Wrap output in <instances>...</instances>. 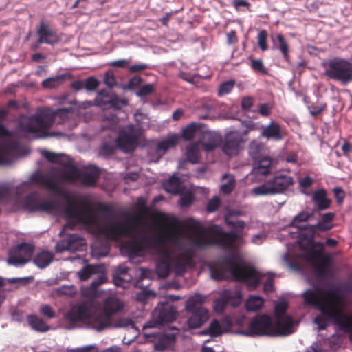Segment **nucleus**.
I'll list each match as a JSON object with an SVG mask.
<instances>
[{"mask_svg":"<svg viewBox=\"0 0 352 352\" xmlns=\"http://www.w3.org/2000/svg\"><path fill=\"white\" fill-rule=\"evenodd\" d=\"M16 250V246L12 248L9 252V256L7 260L9 265L18 267L29 262V259L21 254V250L19 252Z\"/></svg>","mask_w":352,"mask_h":352,"instance_id":"obj_30","label":"nucleus"},{"mask_svg":"<svg viewBox=\"0 0 352 352\" xmlns=\"http://www.w3.org/2000/svg\"><path fill=\"white\" fill-rule=\"evenodd\" d=\"M65 76L66 74H61L56 77L46 78L43 80L42 86L45 88H54L65 79Z\"/></svg>","mask_w":352,"mask_h":352,"instance_id":"obj_49","label":"nucleus"},{"mask_svg":"<svg viewBox=\"0 0 352 352\" xmlns=\"http://www.w3.org/2000/svg\"><path fill=\"white\" fill-rule=\"evenodd\" d=\"M95 105L103 109L111 108L120 110L122 107L128 104L126 98H120L116 93L106 89L100 90L94 100Z\"/></svg>","mask_w":352,"mask_h":352,"instance_id":"obj_11","label":"nucleus"},{"mask_svg":"<svg viewBox=\"0 0 352 352\" xmlns=\"http://www.w3.org/2000/svg\"><path fill=\"white\" fill-rule=\"evenodd\" d=\"M143 79L140 76L136 75L129 79L126 88L129 90H133L140 87Z\"/></svg>","mask_w":352,"mask_h":352,"instance_id":"obj_58","label":"nucleus"},{"mask_svg":"<svg viewBox=\"0 0 352 352\" xmlns=\"http://www.w3.org/2000/svg\"><path fill=\"white\" fill-rule=\"evenodd\" d=\"M206 297L200 294H196L190 296L186 303L185 309L186 312L198 311L199 309H206L203 307L206 302Z\"/></svg>","mask_w":352,"mask_h":352,"instance_id":"obj_25","label":"nucleus"},{"mask_svg":"<svg viewBox=\"0 0 352 352\" xmlns=\"http://www.w3.org/2000/svg\"><path fill=\"white\" fill-rule=\"evenodd\" d=\"M293 318L290 315H285L283 318L275 319L272 322V336H285L294 332Z\"/></svg>","mask_w":352,"mask_h":352,"instance_id":"obj_15","label":"nucleus"},{"mask_svg":"<svg viewBox=\"0 0 352 352\" xmlns=\"http://www.w3.org/2000/svg\"><path fill=\"white\" fill-rule=\"evenodd\" d=\"M74 112L72 107L61 108L53 111L50 108L38 109L34 115L23 118L20 122V128L23 131L37 133L50 128L59 118L58 124L63 123Z\"/></svg>","mask_w":352,"mask_h":352,"instance_id":"obj_5","label":"nucleus"},{"mask_svg":"<svg viewBox=\"0 0 352 352\" xmlns=\"http://www.w3.org/2000/svg\"><path fill=\"white\" fill-rule=\"evenodd\" d=\"M221 204V200L218 197H214L209 200L206 206L208 212H213L217 210Z\"/></svg>","mask_w":352,"mask_h":352,"instance_id":"obj_61","label":"nucleus"},{"mask_svg":"<svg viewBox=\"0 0 352 352\" xmlns=\"http://www.w3.org/2000/svg\"><path fill=\"white\" fill-rule=\"evenodd\" d=\"M272 320L271 317L266 314H257L251 320L246 330L241 333L245 336H272Z\"/></svg>","mask_w":352,"mask_h":352,"instance_id":"obj_9","label":"nucleus"},{"mask_svg":"<svg viewBox=\"0 0 352 352\" xmlns=\"http://www.w3.org/2000/svg\"><path fill=\"white\" fill-rule=\"evenodd\" d=\"M264 148V144L259 140L254 139L250 142L248 146V153L254 160H257L259 158V155Z\"/></svg>","mask_w":352,"mask_h":352,"instance_id":"obj_40","label":"nucleus"},{"mask_svg":"<svg viewBox=\"0 0 352 352\" xmlns=\"http://www.w3.org/2000/svg\"><path fill=\"white\" fill-rule=\"evenodd\" d=\"M264 304V300L258 296H250L245 302V308L248 311H256L259 310Z\"/></svg>","mask_w":352,"mask_h":352,"instance_id":"obj_41","label":"nucleus"},{"mask_svg":"<svg viewBox=\"0 0 352 352\" xmlns=\"http://www.w3.org/2000/svg\"><path fill=\"white\" fill-rule=\"evenodd\" d=\"M258 160V162L255 164L253 168V173L258 175H266L271 173L272 160L270 157H264Z\"/></svg>","mask_w":352,"mask_h":352,"instance_id":"obj_26","label":"nucleus"},{"mask_svg":"<svg viewBox=\"0 0 352 352\" xmlns=\"http://www.w3.org/2000/svg\"><path fill=\"white\" fill-rule=\"evenodd\" d=\"M32 180L53 192H58L59 190L56 182L51 177L40 174L33 176Z\"/></svg>","mask_w":352,"mask_h":352,"instance_id":"obj_28","label":"nucleus"},{"mask_svg":"<svg viewBox=\"0 0 352 352\" xmlns=\"http://www.w3.org/2000/svg\"><path fill=\"white\" fill-rule=\"evenodd\" d=\"M37 34L38 35V44L54 45L59 41L56 33L43 21L40 23Z\"/></svg>","mask_w":352,"mask_h":352,"instance_id":"obj_18","label":"nucleus"},{"mask_svg":"<svg viewBox=\"0 0 352 352\" xmlns=\"http://www.w3.org/2000/svg\"><path fill=\"white\" fill-rule=\"evenodd\" d=\"M178 140L179 138L177 135H173L157 143L155 150L157 155V161H158L168 150L175 147L178 142Z\"/></svg>","mask_w":352,"mask_h":352,"instance_id":"obj_23","label":"nucleus"},{"mask_svg":"<svg viewBox=\"0 0 352 352\" xmlns=\"http://www.w3.org/2000/svg\"><path fill=\"white\" fill-rule=\"evenodd\" d=\"M200 136V139L197 143L201 144L205 151H211L218 147L220 138L216 134L211 131H201Z\"/></svg>","mask_w":352,"mask_h":352,"instance_id":"obj_19","label":"nucleus"},{"mask_svg":"<svg viewBox=\"0 0 352 352\" xmlns=\"http://www.w3.org/2000/svg\"><path fill=\"white\" fill-rule=\"evenodd\" d=\"M194 196L191 192H187L182 195L179 200L182 206L188 207L192 204Z\"/></svg>","mask_w":352,"mask_h":352,"instance_id":"obj_64","label":"nucleus"},{"mask_svg":"<svg viewBox=\"0 0 352 352\" xmlns=\"http://www.w3.org/2000/svg\"><path fill=\"white\" fill-rule=\"evenodd\" d=\"M317 245L319 246V250H310L307 255V260L312 265L322 260L323 256H328L327 254L322 253L324 250V243L322 242H318Z\"/></svg>","mask_w":352,"mask_h":352,"instance_id":"obj_36","label":"nucleus"},{"mask_svg":"<svg viewBox=\"0 0 352 352\" xmlns=\"http://www.w3.org/2000/svg\"><path fill=\"white\" fill-rule=\"evenodd\" d=\"M245 140L239 131H233L226 133L221 143V150L226 155H236Z\"/></svg>","mask_w":352,"mask_h":352,"instance_id":"obj_12","label":"nucleus"},{"mask_svg":"<svg viewBox=\"0 0 352 352\" xmlns=\"http://www.w3.org/2000/svg\"><path fill=\"white\" fill-rule=\"evenodd\" d=\"M11 192V187L8 184L0 186V204L6 203L9 200Z\"/></svg>","mask_w":352,"mask_h":352,"instance_id":"obj_53","label":"nucleus"},{"mask_svg":"<svg viewBox=\"0 0 352 352\" xmlns=\"http://www.w3.org/2000/svg\"><path fill=\"white\" fill-rule=\"evenodd\" d=\"M177 313L176 308L173 305L168 302H160L153 313L155 322L150 321L145 324L143 330L153 328L155 324H163L173 322L176 319Z\"/></svg>","mask_w":352,"mask_h":352,"instance_id":"obj_10","label":"nucleus"},{"mask_svg":"<svg viewBox=\"0 0 352 352\" xmlns=\"http://www.w3.org/2000/svg\"><path fill=\"white\" fill-rule=\"evenodd\" d=\"M229 272L235 280L245 283L255 289L260 283L261 276L252 267H245L234 261L233 256L224 258L221 266L211 268V276L217 280H224Z\"/></svg>","mask_w":352,"mask_h":352,"instance_id":"obj_6","label":"nucleus"},{"mask_svg":"<svg viewBox=\"0 0 352 352\" xmlns=\"http://www.w3.org/2000/svg\"><path fill=\"white\" fill-rule=\"evenodd\" d=\"M124 305L116 296L107 298L103 309H96L93 300H86L72 307L67 313V319L73 323L88 321L93 327L101 331L111 326L112 316L124 309Z\"/></svg>","mask_w":352,"mask_h":352,"instance_id":"obj_3","label":"nucleus"},{"mask_svg":"<svg viewBox=\"0 0 352 352\" xmlns=\"http://www.w3.org/2000/svg\"><path fill=\"white\" fill-rule=\"evenodd\" d=\"M58 208V203L55 201H48L40 203L38 212L52 213Z\"/></svg>","mask_w":352,"mask_h":352,"instance_id":"obj_52","label":"nucleus"},{"mask_svg":"<svg viewBox=\"0 0 352 352\" xmlns=\"http://www.w3.org/2000/svg\"><path fill=\"white\" fill-rule=\"evenodd\" d=\"M312 201L318 211L329 209L332 203V201L327 197V192L324 188H320L314 192Z\"/></svg>","mask_w":352,"mask_h":352,"instance_id":"obj_20","label":"nucleus"},{"mask_svg":"<svg viewBox=\"0 0 352 352\" xmlns=\"http://www.w3.org/2000/svg\"><path fill=\"white\" fill-rule=\"evenodd\" d=\"M326 103H320L318 105L311 104L308 107L309 113L311 116L316 117L327 109Z\"/></svg>","mask_w":352,"mask_h":352,"instance_id":"obj_57","label":"nucleus"},{"mask_svg":"<svg viewBox=\"0 0 352 352\" xmlns=\"http://www.w3.org/2000/svg\"><path fill=\"white\" fill-rule=\"evenodd\" d=\"M192 257L187 252H182L173 261L174 272L177 275H182L190 265Z\"/></svg>","mask_w":352,"mask_h":352,"instance_id":"obj_22","label":"nucleus"},{"mask_svg":"<svg viewBox=\"0 0 352 352\" xmlns=\"http://www.w3.org/2000/svg\"><path fill=\"white\" fill-rule=\"evenodd\" d=\"M312 216L311 214H309V212L306 211H302L297 215H296L292 222L290 223L289 226L291 227L297 228L299 230H307V228H305V227H307V226H300V223L307 222L309 221L310 217Z\"/></svg>","mask_w":352,"mask_h":352,"instance_id":"obj_37","label":"nucleus"},{"mask_svg":"<svg viewBox=\"0 0 352 352\" xmlns=\"http://www.w3.org/2000/svg\"><path fill=\"white\" fill-rule=\"evenodd\" d=\"M333 192L336 199L337 204L338 205L342 204L346 196L344 190L340 186H336L333 189Z\"/></svg>","mask_w":352,"mask_h":352,"instance_id":"obj_62","label":"nucleus"},{"mask_svg":"<svg viewBox=\"0 0 352 352\" xmlns=\"http://www.w3.org/2000/svg\"><path fill=\"white\" fill-rule=\"evenodd\" d=\"M40 203V199L36 194H30L24 199V206L30 212H38Z\"/></svg>","mask_w":352,"mask_h":352,"instance_id":"obj_38","label":"nucleus"},{"mask_svg":"<svg viewBox=\"0 0 352 352\" xmlns=\"http://www.w3.org/2000/svg\"><path fill=\"white\" fill-rule=\"evenodd\" d=\"M155 90V85L153 84H146L140 87V89L135 92L137 96L140 98H145L149 95H151Z\"/></svg>","mask_w":352,"mask_h":352,"instance_id":"obj_47","label":"nucleus"},{"mask_svg":"<svg viewBox=\"0 0 352 352\" xmlns=\"http://www.w3.org/2000/svg\"><path fill=\"white\" fill-rule=\"evenodd\" d=\"M188 313L190 314L188 320V326L192 329L201 327L209 318L207 309H199L198 311Z\"/></svg>","mask_w":352,"mask_h":352,"instance_id":"obj_21","label":"nucleus"},{"mask_svg":"<svg viewBox=\"0 0 352 352\" xmlns=\"http://www.w3.org/2000/svg\"><path fill=\"white\" fill-rule=\"evenodd\" d=\"M188 227L194 231L193 244L200 249L216 245L230 251L237 248L236 243L241 239L239 234L234 231L225 232L217 225L204 227L199 222L192 221Z\"/></svg>","mask_w":352,"mask_h":352,"instance_id":"obj_4","label":"nucleus"},{"mask_svg":"<svg viewBox=\"0 0 352 352\" xmlns=\"http://www.w3.org/2000/svg\"><path fill=\"white\" fill-rule=\"evenodd\" d=\"M113 214L111 207L105 204H99L96 208H94L87 204L80 206L69 201L65 208L66 217L85 226L96 227L107 239L118 240L125 236L133 237V240L126 244L129 256H141L146 250L138 241L137 232V228L142 223L141 216L122 212L124 221H116L111 219Z\"/></svg>","mask_w":352,"mask_h":352,"instance_id":"obj_1","label":"nucleus"},{"mask_svg":"<svg viewBox=\"0 0 352 352\" xmlns=\"http://www.w3.org/2000/svg\"><path fill=\"white\" fill-rule=\"evenodd\" d=\"M200 126L192 122L182 130V138L186 140H191L197 135H200Z\"/></svg>","mask_w":352,"mask_h":352,"instance_id":"obj_42","label":"nucleus"},{"mask_svg":"<svg viewBox=\"0 0 352 352\" xmlns=\"http://www.w3.org/2000/svg\"><path fill=\"white\" fill-rule=\"evenodd\" d=\"M80 170L74 165H69L61 172V178L69 182H75L80 179Z\"/></svg>","mask_w":352,"mask_h":352,"instance_id":"obj_33","label":"nucleus"},{"mask_svg":"<svg viewBox=\"0 0 352 352\" xmlns=\"http://www.w3.org/2000/svg\"><path fill=\"white\" fill-rule=\"evenodd\" d=\"M104 83L111 89L116 85L115 76L111 71H108L105 73Z\"/></svg>","mask_w":352,"mask_h":352,"instance_id":"obj_63","label":"nucleus"},{"mask_svg":"<svg viewBox=\"0 0 352 352\" xmlns=\"http://www.w3.org/2000/svg\"><path fill=\"white\" fill-rule=\"evenodd\" d=\"M42 155L50 162L58 163L61 158L62 155L56 154L49 151L45 150L42 152Z\"/></svg>","mask_w":352,"mask_h":352,"instance_id":"obj_60","label":"nucleus"},{"mask_svg":"<svg viewBox=\"0 0 352 352\" xmlns=\"http://www.w3.org/2000/svg\"><path fill=\"white\" fill-rule=\"evenodd\" d=\"M20 250H21V254H23V255L24 256H25V258H28L30 261L32 258L33 252H34V247L29 243H22L16 245V251H17L19 252V251H20Z\"/></svg>","mask_w":352,"mask_h":352,"instance_id":"obj_50","label":"nucleus"},{"mask_svg":"<svg viewBox=\"0 0 352 352\" xmlns=\"http://www.w3.org/2000/svg\"><path fill=\"white\" fill-rule=\"evenodd\" d=\"M86 247L84 239L78 234H70L67 239H63L56 245V251L63 252L64 251H83Z\"/></svg>","mask_w":352,"mask_h":352,"instance_id":"obj_14","label":"nucleus"},{"mask_svg":"<svg viewBox=\"0 0 352 352\" xmlns=\"http://www.w3.org/2000/svg\"><path fill=\"white\" fill-rule=\"evenodd\" d=\"M305 303L312 306L321 314L314 318L319 330H324L328 322H333L346 333H352V314H346L342 310V298L336 289L314 287L303 293ZM352 340V335L351 337Z\"/></svg>","mask_w":352,"mask_h":352,"instance_id":"obj_2","label":"nucleus"},{"mask_svg":"<svg viewBox=\"0 0 352 352\" xmlns=\"http://www.w3.org/2000/svg\"><path fill=\"white\" fill-rule=\"evenodd\" d=\"M54 255L49 251H41L33 258V263L39 268L47 267L54 260Z\"/></svg>","mask_w":352,"mask_h":352,"instance_id":"obj_29","label":"nucleus"},{"mask_svg":"<svg viewBox=\"0 0 352 352\" xmlns=\"http://www.w3.org/2000/svg\"><path fill=\"white\" fill-rule=\"evenodd\" d=\"M138 138L132 127L120 131L117 139L118 147L125 153L133 151L137 146Z\"/></svg>","mask_w":352,"mask_h":352,"instance_id":"obj_13","label":"nucleus"},{"mask_svg":"<svg viewBox=\"0 0 352 352\" xmlns=\"http://www.w3.org/2000/svg\"><path fill=\"white\" fill-rule=\"evenodd\" d=\"M199 144L192 143L186 148V157L188 162L192 164H197L199 162L200 158Z\"/></svg>","mask_w":352,"mask_h":352,"instance_id":"obj_39","label":"nucleus"},{"mask_svg":"<svg viewBox=\"0 0 352 352\" xmlns=\"http://www.w3.org/2000/svg\"><path fill=\"white\" fill-rule=\"evenodd\" d=\"M223 178H228V181L221 185L220 190L223 194L228 195L233 190L235 186V179L233 177L228 175H225Z\"/></svg>","mask_w":352,"mask_h":352,"instance_id":"obj_46","label":"nucleus"},{"mask_svg":"<svg viewBox=\"0 0 352 352\" xmlns=\"http://www.w3.org/2000/svg\"><path fill=\"white\" fill-rule=\"evenodd\" d=\"M171 258L170 256L167 253L166 256L162 259H160L157 262L156 265V273L160 278H166L170 272L171 268Z\"/></svg>","mask_w":352,"mask_h":352,"instance_id":"obj_27","label":"nucleus"},{"mask_svg":"<svg viewBox=\"0 0 352 352\" xmlns=\"http://www.w3.org/2000/svg\"><path fill=\"white\" fill-rule=\"evenodd\" d=\"M261 129L262 131L259 137L267 140L278 142L284 138L281 126L276 122L272 121L268 125H262Z\"/></svg>","mask_w":352,"mask_h":352,"instance_id":"obj_17","label":"nucleus"},{"mask_svg":"<svg viewBox=\"0 0 352 352\" xmlns=\"http://www.w3.org/2000/svg\"><path fill=\"white\" fill-rule=\"evenodd\" d=\"M250 67L252 70L256 72H259L263 75H267L268 74V71L267 68L265 67L263 62L261 59H252L250 58Z\"/></svg>","mask_w":352,"mask_h":352,"instance_id":"obj_48","label":"nucleus"},{"mask_svg":"<svg viewBox=\"0 0 352 352\" xmlns=\"http://www.w3.org/2000/svg\"><path fill=\"white\" fill-rule=\"evenodd\" d=\"M336 217V213L327 212L321 216V220L315 225L307 226L308 232L314 236L318 232H327L333 228V221ZM306 228V227H305Z\"/></svg>","mask_w":352,"mask_h":352,"instance_id":"obj_16","label":"nucleus"},{"mask_svg":"<svg viewBox=\"0 0 352 352\" xmlns=\"http://www.w3.org/2000/svg\"><path fill=\"white\" fill-rule=\"evenodd\" d=\"M293 184L294 180L291 176L279 174L254 188L252 191L257 196L274 195L283 192Z\"/></svg>","mask_w":352,"mask_h":352,"instance_id":"obj_7","label":"nucleus"},{"mask_svg":"<svg viewBox=\"0 0 352 352\" xmlns=\"http://www.w3.org/2000/svg\"><path fill=\"white\" fill-rule=\"evenodd\" d=\"M30 326L37 331L45 332L49 330L47 324L36 315H29L27 318Z\"/></svg>","mask_w":352,"mask_h":352,"instance_id":"obj_35","label":"nucleus"},{"mask_svg":"<svg viewBox=\"0 0 352 352\" xmlns=\"http://www.w3.org/2000/svg\"><path fill=\"white\" fill-rule=\"evenodd\" d=\"M233 298L231 293L225 291L223 296L215 300V309L220 312L224 311L228 304L230 303L231 300Z\"/></svg>","mask_w":352,"mask_h":352,"instance_id":"obj_44","label":"nucleus"},{"mask_svg":"<svg viewBox=\"0 0 352 352\" xmlns=\"http://www.w3.org/2000/svg\"><path fill=\"white\" fill-rule=\"evenodd\" d=\"M222 327L219 320L214 319L211 321L208 327L202 332L204 335H208L212 337H217L222 334Z\"/></svg>","mask_w":352,"mask_h":352,"instance_id":"obj_43","label":"nucleus"},{"mask_svg":"<svg viewBox=\"0 0 352 352\" xmlns=\"http://www.w3.org/2000/svg\"><path fill=\"white\" fill-rule=\"evenodd\" d=\"M234 86V81L230 80L223 82L219 87V96H223L231 92Z\"/></svg>","mask_w":352,"mask_h":352,"instance_id":"obj_54","label":"nucleus"},{"mask_svg":"<svg viewBox=\"0 0 352 352\" xmlns=\"http://www.w3.org/2000/svg\"><path fill=\"white\" fill-rule=\"evenodd\" d=\"M100 173L97 167H90L85 172L80 171V177L78 181L85 186H94L99 177Z\"/></svg>","mask_w":352,"mask_h":352,"instance_id":"obj_24","label":"nucleus"},{"mask_svg":"<svg viewBox=\"0 0 352 352\" xmlns=\"http://www.w3.org/2000/svg\"><path fill=\"white\" fill-rule=\"evenodd\" d=\"M276 41L274 38H272L274 46L279 50L283 55V58L289 62V47L287 41L285 40L284 36L281 34H277L276 35Z\"/></svg>","mask_w":352,"mask_h":352,"instance_id":"obj_31","label":"nucleus"},{"mask_svg":"<svg viewBox=\"0 0 352 352\" xmlns=\"http://www.w3.org/2000/svg\"><path fill=\"white\" fill-rule=\"evenodd\" d=\"M288 309V303L286 301H281L274 307V316L276 319L283 318Z\"/></svg>","mask_w":352,"mask_h":352,"instance_id":"obj_51","label":"nucleus"},{"mask_svg":"<svg viewBox=\"0 0 352 352\" xmlns=\"http://www.w3.org/2000/svg\"><path fill=\"white\" fill-rule=\"evenodd\" d=\"M267 38V31L265 30H261L258 34V44L262 51H266L268 49Z\"/></svg>","mask_w":352,"mask_h":352,"instance_id":"obj_55","label":"nucleus"},{"mask_svg":"<svg viewBox=\"0 0 352 352\" xmlns=\"http://www.w3.org/2000/svg\"><path fill=\"white\" fill-rule=\"evenodd\" d=\"M324 74L330 79L347 84L352 81V63L344 58H334L329 60Z\"/></svg>","mask_w":352,"mask_h":352,"instance_id":"obj_8","label":"nucleus"},{"mask_svg":"<svg viewBox=\"0 0 352 352\" xmlns=\"http://www.w3.org/2000/svg\"><path fill=\"white\" fill-rule=\"evenodd\" d=\"M164 188L167 192L173 195L180 194L182 192L180 179L175 175L171 176L164 183Z\"/></svg>","mask_w":352,"mask_h":352,"instance_id":"obj_34","label":"nucleus"},{"mask_svg":"<svg viewBox=\"0 0 352 352\" xmlns=\"http://www.w3.org/2000/svg\"><path fill=\"white\" fill-rule=\"evenodd\" d=\"M100 85V81L94 76L85 80V88L89 91H94Z\"/></svg>","mask_w":352,"mask_h":352,"instance_id":"obj_56","label":"nucleus"},{"mask_svg":"<svg viewBox=\"0 0 352 352\" xmlns=\"http://www.w3.org/2000/svg\"><path fill=\"white\" fill-rule=\"evenodd\" d=\"M98 272V267L93 265H87L78 272V277L81 280H87L93 274Z\"/></svg>","mask_w":352,"mask_h":352,"instance_id":"obj_45","label":"nucleus"},{"mask_svg":"<svg viewBox=\"0 0 352 352\" xmlns=\"http://www.w3.org/2000/svg\"><path fill=\"white\" fill-rule=\"evenodd\" d=\"M58 292L60 294L73 296L77 293V289L74 285H63L58 288Z\"/></svg>","mask_w":352,"mask_h":352,"instance_id":"obj_59","label":"nucleus"},{"mask_svg":"<svg viewBox=\"0 0 352 352\" xmlns=\"http://www.w3.org/2000/svg\"><path fill=\"white\" fill-rule=\"evenodd\" d=\"M330 258L329 256H323V259L313 264L315 274L317 278L320 279L324 278L329 272Z\"/></svg>","mask_w":352,"mask_h":352,"instance_id":"obj_32","label":"nucleus"}]
</instances>
